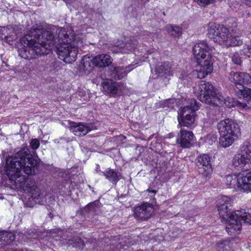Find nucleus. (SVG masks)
I'll return each instance as SVG.
<instances>
[{
	"mask_svg": "<svg viewBox=\"0 0 251 251\" xmlns=\"http://www.w3.org/2000/svg\"><path fill=\"white\" fill-rule=\"evenodd\" d=\"M84 35H75L64 28L47 30L34 29L20 40L23 46L18 50L19 55L30 60L39 55L48 54L54 46L60 59L66 63L76 60L78 48L83 46Z\"/></svg>",
	"mask_w": 251,
	"mask_h": 251,
	"instance_id": "obj_1",
	"label": "nucleus"
},
{
	"mask_svg": "<svg viewBox=\"0 0 251 251\" xmlns=\"http://www.w3.org/2000/svg\"><path fill=\"white\" fill-rule=\"evenodd\" d=\"M39 159L29 154L28 149L23 148L6 160V174L9 181L17 189L27 191L36 202L40 203L44 198L43 193L36 185L35 182L29 177L21 174L23 171L29 176L38 171Z\"/></svg>",
	"mask_w": 251,
	"mask_h": 251,
	"instance_id": "obj_2",
	"label": "nucleus"
},
{
	"mask_svg": "<svg viewBox=\"0 0 251 251\" xmlns=\"http://www.w3.org/2000/svg\"><path fill=\"white\" fill-rule=\"evenodd\" d=\"M215 50L213 47L209 46L205 41L198 43L193 46V54L198 61L200 59L203 60L200 62V69L193 71V75L201 79L212 72L214 60L212 54Z\"/></svg>",
	"mask_w": 251,
	"mask_h": 251,
	"instance_id": "obj_3",
	"label": "nucleus"
},
{
	"mask_svg": "<svg viewBox=\"0 0 251 251\" xmlns=\"http://www.w3.org/2000/svg\"><path fill=\"white\" fill-rule=\"evenodd\" d=\"M207 30L208 38L221 45L229 47L241 46L243 44L240 37L232 36L224 25L210 23Z\"/></svg>",
	"mask_w": 251,
	"mask_h": 251,
	"instance_id": "obj_4",
	"label": "nucleus"
},
{
	"mask_svg": "<svg viewBox=\"0 0 251 251\" xmlns=\"http://www.w3.org/2000/svg\"><path fill=\"white\" fill-rule=\"evenodd\" d=\"M231 200L226 196H223L219 200L218 211L221 218L226 221L229 225L228 229H233L236 231H240L241 229V223H238L236 219L235 211L234 214L230 212L232 206Z\"/></svg>",
	"mask_w": 251,
	"mask_h": 251,
	"instance_id": "obj_5",
	"label": "nucleus"
},
{
	"mask_svg": "<svg viewBox=\"0 0 251 251\" xmlns=\"http://www.w3.org/2000/svg\"><path fill=\"white\" fill-rule=\"evenodd\" d=\"M200 100L207 104L219 106L223 101V97L220 95L217 89L209 82L201 81L198 90Z\"/></svg>",
	"mask_w": 251,
	"mask_h": 251,
	"instance_id": "obj_6",
	"label": "nucleus"
},
{
	"mask_svg": "<svg viewBox=\"0 0 251 251\" xmlns=\"http://www.w3.org/2000/svg\"><path fill=\"white\" fill-rule=\"evenodd\" d=\"M225 182L227 186L235 190L251 191V172L245 176L241 174L228 175Z\"/></svg>",
	"mask_w": 251,
	"mask_h": 251,
	"instance_id": "obj_7",
	"label": "nucleus"
},
{
	"mask_svg": "<svg viewBox=\"0 0 251 251\" xmlns=\"http://www.w3.org/2000/svg\"><path fill=\"white\" fill-rule=\"evenodd\" d=\"M233 166L237 169H244L251 166V144L245 142L240 148V152L235 154L232 160Z\"/></svg>",
	"mask_w": 251,
	"mask_h": 251,
	"instance_id": "obj_8",
	"label": "nucleus"
},
{
	"mask_svg": "<svg viewBox=\"0 0 251 251\" xmlns=\"http://www.w3.org/2000/svg\"><path fill=\"white\" fill-rule=\"evenodd\" d=\"M196 164L199 173L206 180L210 178L213 168L209 155L206 154L199 155L196 159Z\"/></svg>",
	"mask_w": 251,
	"mask_h": 251,
	"instance_id": "obj_9",
	"label": "nucleus"
},
{
	"mask_svg": "<svg viewBox=\"0 0 251 251\" xmlns=\"http://www.w3.org/2000/svg\"><path fill=\"white\" fill-rule=\"evenodd\" d=\"M217 126L219 132L237 136L240 132V127L237 122L228 118L218 122Z\"/></svg>",
	"mask_w": 251,
	"mask_h": 251,
	"instance_id": "obj_10",
	"label": "nucleus"
},
{
	"mask_svg": "<svg viewBox=\"0 0 251 251\" xmlns=\"http://www.w3.org/2000/svg\"><path fill=\"white\" fill-rule=\"evenodd\" d=\"M229 80L235 84L236 90L244 88L245 85L251 83V76L245 72H232L229 77Z\"/></svg>",
	"mask_w": 251,
	"mask_h": 251,
	"instance_id": "obj_11",
	"label": "nucleus"
},
{
	"mask_svg": "<svg viewBox=\"0 0 251 251\" xmlns=\"http://www.w3.org/2000/svg\"><path fill=\"white\" fill-rule=\"evenodd\" d=\"M153 211L151 204L144 203L134 208L133 215L137 220L146 221L151 217Z\"/></svg>",
	"mask_w": 251,
	"mask_h": 251,
	"instance_id": "obj_12",
	"label": "nucleus"
},
{
	"mask_svg": "<svg viewBox=\"0 0 251 251\" xmlns=\"http://www.w3.org/2000/svg\"><path fill=\"white\" fill-rule=\"evenodd\" d=\"M137 44L138 42L134 39H130L126 43L119 41L112 47L111 50L115 52L128 53L136 48Z\"/></svg>",
	"mask_w": 251,
	"mask_h": 251,
	"instance_id": "obj_13",
	"label": "nucleus"
},
{
	"mask_svg": "<svg viewBox=\"0 0 251 251\" xmlns=\"http://www.w3.org/2000/svg\"><path fill=\"white\" fill-rule=\"evenodd\" d=\"M194 135L191 131L181 129L180 133L176 139V143L184 148H189L193 145Z\"/></svg>",
	"mask_w": 251,
	"mask_h": 251,
	"instance_id": "obj_14",
	"label": "nucleus"
},
{
	"mask_svg": "<svg viewBox=\"0 0 251 251\" xmlns=\"http://www.w3.org/2000/svg\"><path fill=\"white\" fill-rule=\"evenodd\" d=\"M69 126L70 130L75 135L83 136L92 130V126L87 123H76L73 122H69Z\"/></svg>",
	"mask_w": 251,
	"mask_h": 251,
	"instance_id": "obj_15",
	"label": "nucleus"
},
{
	"mask_svg": "<svg viewBox=\"0 0 251 251\" xmlns=\"http://www.w3.org/2000/svg\"><path fill=\"white\" fill-rule=\"evenodd\" d=\"M199 107V104L197 102L196 100L194 99H192L189 104L184 106L182 108L179 113V115L187 116L193 114L194 117H196V111L198 110Z\"/></svg>",
	"mask_w": 251,
	"mask_h": 251,
	"instance_id": "obj_16",
	"label": "nucleus"
},
{
	"mask_svg": "<svg viewBox=\"0 0 251 251\" xmlns=\"http://www.w3.org/2000/svg\"><path fill=\"white\" fill-rule=\"evenodd\" d=\"M236 219L239 223L251 224V209H242L235 211Z\"/></svg>",
	"mask_w": 251,
	"mask_h": 251,
	"instance_id": "obj_17",
	"label": "nucleus"
},
{
	"mask_svg": "<svg viewBox=\"0 0 251 251\" xmlns=\"http://www.w3.org/2000/svg\"><path fill=\"white\" fill-rule=\"evenodd\" d=\"M219 145L223 148H227L230 146L233 142L238 138L237 136H232L225 134L224 132H219Z\"/></svg>",
	"mask_w": 251,
	"mask_h": 251,
	"instance_id": "obj_18",
	"label": "nucleus"
},
{
	"mask_svg": "<svg viewBox=\"0 0 251 251\" xmlns=\"http://www.w3.org/2000/svg\"><path fill=\"white\" fill-rule=\"evenodd\" d=\"M126 87L121 82H114L111 78V97H117L124 94Z\"/></svg>",
	"mask_w": 251,
	"mask_h": 251,
	"instance_id": "obj_19",
	"label": "nucleus"
},
{
	"mask_svg": "<svg viewBox=\"0 0 251 251\" xmlns=\"http://www.w3.org/2000/svg\"><path fill=\"white\" fill-rule=\"evenodd\" d=\"M156 73L160 76L172 75V65L169 62L161 63L155 68Z\"/></svg>",
	"mask_w": 251,
	"mask_h": 251,
	"instance_id": "obj_20",
	"label": "nucleus"
},
{
	"mask_svg": "<svg viewBox=\"0 0 251 251\" xmlns=\"http://www.w3.org/2000/svg\"><path fill=\"white\" fill-rule=\"evenodd\" d=\"M109 54H100L93 57V65L99 67L108 66L110 64Z\"/></svg>",
	"mask_w": 251,
	"mask_h": 251,
	"instance_id": "obj_21",
	"label": "nucleus"
},
{
	"mask_svg": "<svg viewBox=\"0 0 251 251\" xmlns=\"http://www.w3.org/2000/svg\"><path fill=\"white\" fill-rule=\"evenodd\" d=\"M127 74L126 69L123 67H114L111 62V77L114 79H121Z\"/></svg>",
	"mask_w": 251,
	"mask_h": 251,
	"instance_id": "obj_22",
	"label": "nucleus"
},
{
	"mask_svg": "<svg viewBox=\"0 0 251 251\" xmlns=\"http://www.w3.org/2000/svg\"><path fill=\"white\" fill-rule=\"evenodd\" d=\"M195 118L193 114L187 116L179 115V117H178L179 125L181 126L191 127L195 122Z\"/></svg>",
	"mask_w": 251,
	"mask_h": 251,
	"instance_id": "obj_23",
	"label": "nucleus"
},
{
	"mask_svg": "<svg viewBox=\"0 0 251 251\" xmlns=\"http://www.w3.org/2000/svg\"><path fill=\"white\" fill-rule=\"evenodd\" d=\"M15 240L14 234L11 232L1 231L0 237V245L5 246L10 244Z\"/></svg>",
	"mask_w": 251,
	"mask_h": 251,
	"instance_id": "obj_24",
	"label": "nucleus"
},
{
	"mask_svg": "<svg viewBox=\"0 0 251 251\" xmlns=\"http://www.w3.org/2000/svg\"><path fill=\"white\" fill-rule=\"evenodd\" d=\"M111 246H113V248H115L116 250H118L120 251L122 248L126 246V241L125 239L120 235L114 236L111 239Z\"/></svg>",
	"mask_w": 251,
	"mask_h": 251,
	"instance_id": "obj_25",
	"label": "nucleus"
},
{
	"mask_svg": "<svg viewBox=\"0 0 251 251\" xmlns=\"http://www.w3.org/2000/svg\"><path fill=\"white\" fill-rule=\"evenodd\" d=\"M67 243L70 245H73L74 247L79 250L83 249L84 247L83 241L78 237L69 238L67 239Z\"/></svg>",
	"mask_w": 251,
	"mask_h": 251,
	"instance_id": "obj_26",
	"label": "nucleus"
},
{
	"mask_svg": "<svg viewBox=\"0 0 251 251\" xmlns=\"http://www.w3.org/2000/svg\"><path fill=\"white\" fill-rule=\"evenodd\" d=\"M237 95L240 98H242L246 100H251V89L244 87L242 90H236L234 89Z\"/></svg>",
	"mask_w": 251,
	"mask_h": 251,
	"instance_id": "obj_27",
	"label": "nucleus"
},
{
	"mask_svg": "<svg viewBox=\"0 0 251 251\" xmlns=\"http://www.w3.org/2000/svg\"><path fill=\"white\" fill-rule=\"evenodd\" d=\"M81 63L83 64L84 69L89 72L92 70L93 66H95L92 64L93 57L87 55H85L82 58Z\"/></svg>",
	"mask_w": 251,
	"mask_h": 251,
	"instance_id": "obj_28",
	"label": "nucleus"
},
{
	"mask_svg": "<svg viewBox=\"0 0 251 251\" xmlns=\"http://www.w3.org/2000/svg\"><path fill=\"white\" fill-rule=\"evenodd\" d=\"M229 241L222 240L216 244V251H228L229 249Z\"/></svg>",
	"mask_w": 251,
	"mask_h": 251,
	"instance_id": "obj_29",
	"label": "nucleus"
},
{
	"mask_svg": "<svg viewBox=\"0 0 251 251\" xmlns=\"http://www.w3.org/2000/svg\"><path fill=\"white\" fill-rule=\"evenodd\" d=\"M181 28L176 25H172L171 29L169 30L170 32L174 36H179L181 34Z\"/></svg>",
	"mask_w": 251,
	"mask_h": 251,
	"instance_id": "obj_30",
	"label": "nucleus"
},
{
	"mask_svg": "<svg viewBox=\"0 0 251 251\" xmlns=\"http://www.w3.org/2000/svg\"><path fill=\"white\" fill-rule=\"evenodd\" d=\"M242 54L244 55L251 57V47L249 45H245L242 50Z\"/></svg>",
	"mask_w": 251,
	"mask_h": 251,
	"instance_id": "obj_31",
	"label": "nucleus"
},
{
	"mask_svg": "<svg viewBox=\"0 0 251 251\" xmlns=\"http://www.w3.org/2000/svg\"><path fill=\"white\" fill-rule=\"evenodd\" d=\"M30 147L32 150H35L37 149L40 146V142L37 139H32L30 141Z\"/></svg>",
	"mask_w": 251,
	"mask_h": 251,
	"instance_id": "obj_32",
	"label": "nucleus"
},
{
	"mask_svg": "<svg viewBox=\"0 0 251 251\" xmlns=\"http://www.w3.org/2000/svg\"><path fill=\"white\" fill-rule=\"evenodd\" d=\"M232 62L238 65H240L241 64V60L240 55L237 53L233 54L231 57Z\"/></svg>",
	"mask_w": 251,
	"mask_h": 251,
	"instance_id": "obj_33",
	"label": "nucleus"
},
{
	"mask_svg": "<svg viewBox=\"0 0 251 251\" xmlns=\"http://www.w3.org/2000/svg\"><path fill=\"white\" fill-rule=\"evenodd\" d=\"M120 175H118L116 172L111 170V180L114 184H116L119 179Z\"/></svg>",
	"mask_w": 251,
	"mask_h": 251,
	"instance_id": "obj_34",
	"label": "nucleus"
},
{
	"mask_svg": "<svg viewBox=\"0 0 251 251\" xmlns=\"http://www.w3.org/2000/svg\"><path fill=\"white\" fill-rule=\"evenodd\" d=\"M102 87L103 92L107 94H110V84L107 80L104 81L102 83Z\"/></svg>",
	"mask_w": 251,
	"mask_h": 251,
	"instance_id": "obj_35",
	"label": "nucleus"
},
{
	"mask_svg": "<svg viewBox=\"0 0 251 251\" xmlns=\"http://www.w3.org/2000/svg\"><path fill=\"white\" fill-rule=\"evenodd\" d=\"M16 36L15 34H12L9 36H5L4 39L2 38V39H3L5 42L9 44H11V42L16 40Z\"/></svg>",
	"mask_w": 251,
	"mask_h": 251,
	"instance_id": "obj_36",
	"label": "nucleus"
},
{
	"mask_svg": "<svg viewBox=\"0 0 251 251\" xmlns=\"http://www.w3.org/2000/svg\"><path fill=\"white\" fill-rule=\"evenodd\" d=\"M25 236H26V238H27V241L28 240H30V241H32V239H35L38 238L37 234L33 233V231L31 232H27Z\"/></svg>",
	"mask_w": 251,
	"mask_h": 251,
	"instance_id": "obj_37",
	"label": "nucleus"
},
{
	"mask_svg": "<svg viewBox=\"0 0 251 251\" xmlns=\"http://www.w3.org/2000/svg\"><path fill=\"white\" fill-rule=\"evenodd\" d=\"M197 3L201 6H205L209 3V0H197Z\"/></svg>",
	"mask_w": 251,
	"mask_h": 251,
	"instance_id": "obj_38",
	"label": "nucleus"
},
{
	"mask_svg": "<svg viewBox=\"0 0 251 251\" xmlns=\"http://www.w3.org/2000/svg\"><path fill=\"white\" fill-rule=\"evenodd\" d=\"M100 175L101 176H105L106 177V178L109 179V175H110L109 170L107 171L106 172H100Z\"/></svg>",
	"mask_w": 251,
	"mask_h": 251,
	"instance_id": "obj_39",
	"label": "nucleus"
},
{
	"mask_svg": "<svg viewBox=\"0 0 251 251\" xmlns=\"http://www.w3.org/2000/svg\"><path fill=\"white\" fill-rule=\"evenodd\" d=\"M125 138H126V137L122 135H120L119 136H117L114 138L115 140H117L118 142L119 141L122 142L124 139H125Z\"/></svg>",
	"mask_w": 251,
	"mask_h": 251,
	"instance_id": "obj_40",
	"label": "nucleus"
},
{
	"mask_svg": "<svg viewBox=\"0 0 251 251\" xmlns=\"http://www.w3.org/2000/svg\"><path fill=\"white\" fill-rule=\"evenodd\" d=\"M207 139H211V142H209L210 144H212L213 142H215L216 137L213 134H209L207 137Z\"/></svg>",
	"mask_w": 251,
	"mask_h": 251,
	"instance_id": "obj_41",
	"label": "nucleus"
},
{
	"mask_svg": "<svg viewBox=\"0 0 251 251\" xmlns=\"http://www.w3.org/2000/svg\"><path fill=\"white\" fill-rule=\"evenodd\" d=\"M190 76L189 75H182L181 74L180 76V78L184 80H189V79H190Z\"/></svg>",
	"mask_w": 251,
	"mask_h": 251,
	"instance_id": "obj_42",
	"label": "nucleus"
},
{
	"mask_svg": "<svg viewBox=\"0 0 251 251\" xmlns=\"http://www.w3.org/2000/svg\"><path fill=\"white\" fill-rule=\"evenodd\" d=\"M6 30V28L5 27H2L0 26V37L2 38L1 35H3L4 34L3 33L4 31Z\"/></svg>",
	"mask_w": 251,
	"mask_h": 251,
	"instance_id": "obj_43",
	"label": "nucleus"
},
{
	"mask_svg": "<svg viewBox=\"0 0 251 251\" xmlns=\"http://www.w3.org/2000/svg\"><path fill=\"white\" fill-rule=\"evenodd\" d=\"M240 104L245 109H249L250 108H251V104H250V106L248 105L246 103H241Z\"/></svg>",
	"mask_w": 251,
	"mask_h": 251,
	"instance_id": "obj_44",
	"label": "nucleus"
},
{
	"mask_svg": "<svg viewBox=\"0 0 251 251\" xmlns=\"http://www.w3.org/2000/svg\"><path fill=\"white\" fill-rule=\"evenodd\" d=\"M12 251H32L31 250H27L26 249H22L21 250H13Z\"/></svg>",
	"mask_w": 251,
	"mask_h": 251,
	"instance_id": "obj_45",
	"label": "nucleus"
},
{
	"mask_svg": "<svg viewBox=\"0 0 251 251\" xmlns=\"http://www.w3.org/2000/svg\"><path fill=\"white\" fill-rule=\"evenodd\" d=\"M148 192H150V193H153L154 194H156V191L154 190H150L149 189H148L147 190Z\"/></svg>",
	"mask_w": 251,
	"mask_h": 251,
	"instance_id": "obj_46",
	"label": "nucleus"
},
{
	"mask_svg": "<svg viewBox=\"0 0 251 251\" xmlns=\"http://www.w3.org/2000/svg\"><path fill=\"white\" fill-rule=\"evenodd\" d=\"M100 168V166H99V165H98L97 166V167H96V171L97 172H100V171H99Z\"/></svg>",
	"mask_w": 251,
	"mask_h": 251,
	"instance_id": "obj_47",
	"label": "nucleus"
},
{
	"mask_svg": "<svg viewBox=\"0 0 251 251\" xmlns=\"http://www.w3.org/2000/svg\"><path fill=\"white\" fill-rule=\"evenodd\" d=\"M92 207H93V204H90L88 205V208H90L91 209H92Z\"/></svg>",
	"mask_w": 251,
	"mask_h": 251,
	"instance_id": "obj_48",
	"label": "nucleus"
},
{
	"mask_svg": "<svg viewBox=\"0 0 251 251\" xmlns=\"http://www.w3.org/2000/svg\"><path fill=\"white\" fill-rule=\"evenodd\" d=\"M246 2L247 5H248L249 6H251V1L248 2V1H247Z\"/></svg>",
	"mask_w": 251,
	"mask_h": 251,
	"instance_id": "obj_49",
	"label": "nucleus"
},
{
	"mask_svg": "<svg viewBox=\"0 0 251 251\" xmlns=\"http://www.w3.org/2000/svg\"><path fill=\"white\" fill-rule=\"evenodd\" d=\"M247 15H248V16H250V14L249 13H247Z\"/></svg>",
	"mask_w": 251,
	"mask_h": 251,
	"instance_id": "obj_50",
	"label": "nucleus"
}]
</instances>
